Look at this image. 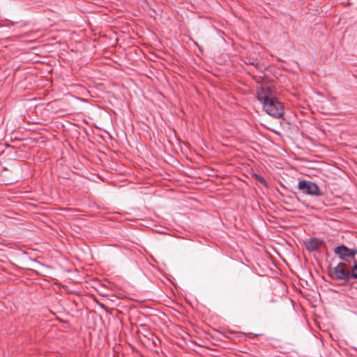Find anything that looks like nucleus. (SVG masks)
<instances>
[{
    "label": "nucleus",
    "mask_w": 357,
    "mask_h": 357,
    "mask_svg": "<svg viewBox=\"0 0 357 357\" xmlns=\"http://www.w3.org/2000/svg\"><path fill=\"white\" fill-rule=\"evenodd\" d=\"M257 98L266 114L275 119L283 116L284 114V104L272 94L268 87H262L258 91Z\"/></svg>",
    "instance_id": "obj_1"
},
{
    "label": "nucleus",
    "mask_w": 357,
    "mask_h": 357,
    "mask_svg": "<svg viewBox=\"0 0 357 357\" xmlns=\"http://www.w3.org/2000/svg\"><path fill=\"white\" fill-rule=\"evenodd\" d=\"M298 188L303 194L314 197H320L323 195L322 191L319 187L314 182L307 180L300 181L298 183Z\"/></svg>",
    "instance_id": "obj_2"
},
{
    "label": "nucleus",
    "mask_w": 357,
    "mask_h": 357,
    "mask_svg": "<svg viewBox=\"0 0 357 357\" xmlns=\"http://www.w3.org/2000/svg\"><path fill=\"white\" fill-rule=\"evenodd\" d=\"M334 253L337 255L341 260L350 262L351 261L349 259H351L352 261H355V255L357 254V250L350 249L347 246L342 245L334 249Z\"/></svg>",
    "instance_id": "obj_3"
},
{
    "label": "nucleus",
    "mask_w": 357,
    "mask_h": 357,
    "mask_svg": "<svg viewBox=\"0 0 357 357\" xmlns=\"http://www.w3.org/2000/svg\"><path fill=\"white\" fill-rule=\"evenodd\" d=\"M347 265L345 263H339L334 268L333 273L338 280L345 281L349 280V271H346Z\"/></svg>",
    "instance_id": "obj_4"
},
{
    "label": "nucleus",
    "mask_w": 357,
    "mask_h": 357,
    "mask_svg": "<svg viewBox=\"0 0 357 357\" xmlns=\"http://www.w3.org/2000/svg\"><path fill=\"white\" fill-rule=\"evenodd\" d=\"M323 244L324 241L322 240L317 238H313L309 239L306 242L305 246L307 250L309 251H317Z\"/></svg>",
    "instance_id": "obj_5"
},
{
    "label": "nucleus",
    "mask_w": 357,
    "mask_h": 357,
    "mask_svg": "<svg viewBox=\"0 0 357 357\" xmlns=\"http://www.w3.org/2000/svg\"><path fill=\"white\" fill-rule=\"evenodd\" d=\"M354 266L351 270V272L349 271V280L350 278H354V279H357V261L355 259V261H354Z\"/></svg>",
    "instance_id": "obj_6"
},
{
    "label": "nucleus",
    "mask_w": 357,
    "mask_h": 357,
    "mask_svg": "<svg viewBox=\"0 0 357 357\" xmlns=\"http://www.w3.org/2000/svg\"><path fill=\"white\" fill-rule=\"evenodd\" d=\"M255 176L260 183H261V184L266 183V181L261 176H259L258 174H255Z\"/></svg>",
    "instance_id": "obj_7"
}]
</instances>
